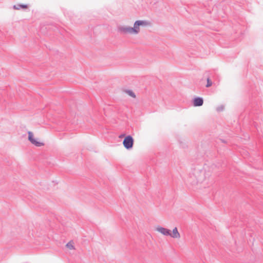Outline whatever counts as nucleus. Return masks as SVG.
Listing matches in <instances>:
<instances>
[{"instance_id":"nucleus-1","label":"nucleus","mask_w":263,"mask_h":263,"mask_svg":"<svg viewBox=\"0 0 263 263\" xmlns=\"http://www.w3.org/2000/svg\"><path fill=\"white\" fill-rule=\"evenodd\" d=\"M149 25V23L146 21L139 20L135 22L133 27L121 26L119 28V30L124 33L136 34L139 32L140 26H146Z\"/></svg>"},{"instance_id":"nucleus-2","label":"nucleus","mask_w":263,"mask_h":263,"mask_svg":"<svg viewBox=\"0 0 263 263\" xmlns=\"http://www.w3.org/2000/svg\"><path fill=\"white\" fill-rule=\"evenodd\" d=\"M28 139L33 145L36 147H41L45 145L43 140L40 137H38L33 132L29 131L28 132Z\"/></svg>"},{"instance_id":"nucleus-3","label":"nucleus","mask_w":263,"mask_h":263,"mask_svg":"<svg viewBox=\"0 0 263 263\" xmlns=\"http://www.w3.org/2000/svg\"><path fill=\"white\" fill-rule=\"evenodd\" d=\"M169 232L168 236L172 238L178 240L181 238V234L177 227H174L172 230H170Z\"/></svg>"},{"instance_id":"nucleus-4","label":"nucleus","mask_w":263,"mask_h":263,"mask_svg":"<svg viewBox=\"0 0 263 263\" xmlns=\"http://www.w3.org/2000/svg\"><path fill=\"white\" fill-rule=\"evenodd\" d=\"M134 140L130 136L126 137L123 142L124 146L127 148L129 149L133 146Z\"/></svg>"},{"instance_id":"nucleus-5","label":"nucleus","mask_w":263,"mask_h":263,"mask_svg":"<svg viewBox=\"0 0 263 263\" xmlns=\"http://www.w3.org/2000/svg\"><path fill=\"white\" fill-rule=\"evenodd\" d=\"M155 230L156 232L165 236H168L170 229L162 227L160 226H157L155 227Z\"/></svg>"},{"instance_id":"nucleus-6","label":"nucleus","mask_w":263,"mask_h":263,"mask_svg":"<svg viewBox=\"0 0 263 263\" xmlns=\"http://www.w3.org/2000/svg\"><path fill=\"white\" fill-rule=\"evenodd\" d=\"M203 101L202 98H196L194 100V105L195 106H200L203 104Z\"/></svg>"},{"instance_id":"nucleus-7","label":"nucleus","mask_w":263,"mask_h":263,"mask_svg":"<svg viewBox=\"0 0 263 263\" xmlns=\"http://www.w3.org/2000/svg\"><path fill=\"white\" fill-rule=\"evenodd\" d=\"M124 92L129 96L132 97L133 98H135L136 96L135 93L131 90H125Z\"/></svg>"},{"instance_id":"nucleus-8","label":"nucleus","mask_w":263,"mask_h":263,"mask_svg":"<svg viewBox=\"0 0 263 263\" xmlns=\"http://www.w3.org/2000/svg\"><path fill=\"white\" fill-rule=\"evenodd\" d=\"M66 247L69 250H73L74 249L73 243L71 241L67 243Z\"/></svg>"},{"instance_id":"nucleus-9","label":"nucleus","mask_w":263,"mask_h":263,"mask_svg":"<svg viewBox=\"0 0 263 263\" xmlns=\"http://www.w3.org/2000/svg\"><path fill=\"white\" fill-rule=\"evenodd\" d=\"M212 85V82L210 81V80L208 78L207 79V84H206V87H210Z\"/></svg>"},{"instance_id":"nucleus-10","label":"nucleus","mask_w":263,"mask_h":263,"mask_svg":"<svg viewBox=\"0 0 263 263\" xmlns=\"http://www.w3.org/2000/svg\"><path fill=\"white\" fill-rule=\"evenodd\" d=\"M20 7L21 8H23V9H25V8H27V6H26V5H20Z\"/></svg>"},{"instance_id":"nucleus-11","label":"nucleus","mask_w":263,"mask_h":263,"mask_svg":"<svg viewBox=\"0 0 263 263\" xmlns=\"http://www.w3.org/2000/svg\"><path fill=\"white\" fill-rule=\"evenodd\" d=\"M124 136V135H122L119 136V138H123Z\"/></svg>"}]
</instances>
